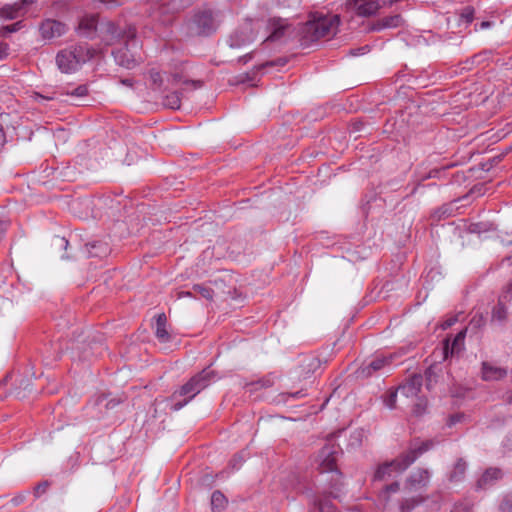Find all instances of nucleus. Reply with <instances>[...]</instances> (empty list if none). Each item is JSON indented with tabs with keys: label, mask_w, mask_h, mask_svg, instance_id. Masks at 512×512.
Listing matches in <instances>:
<instances>
[{
	"label": "nucleus",
	"mask_w": 512,
	"mask_h": 512,
	"mask_svg": "<svg viewBox=\"0 0 512 512\" xmlns=\"http://www.w3.org/2000/svg\"><path fill=\"white\" fill-rule=\"evenodd\" d=\"M436 442L432 439L419 441L418 439L410 442L407 451L401 453L397 458L390 462H385L376 469L373 480L384 481L392 476V473H403L407 470L421 455L428 452L435 446Z\"/></svg>",
	"instance_id": "f257e3e1"
},
{
	"label": "nucleus",
	"mask_w": 512,
	"mask_h": 512,
	"mask_svg": "<svg viewBox=\"0 0 512 512\" xmlns=\"http://www.w3.org/2000/svg\"><path fill=\"white\" fill-rule=\"evenodd\" d=\"M147 80L153 91L160 93L169 92L173 96L190 93L203 86V81L201 80H190L180 73L168 74L154 68L148 71Z\"/></svg>",
	"instance_id": "f03ea898"
},
{
	"label": "nucleus",
	"mask_w": 512,
	"mask_h": 512,
	"mask_svg": "<svg viewBox=\"0 0 512 512\" xmlns=\"http://www.w3.org/2000/svg\"><path fill=\"white\" fill-rule=\"evenodd\" d=\"M340 18L337 14L311 12L300 30L302 45H309L324 37L336 34Z\"/></svg>",
	"instance_id": "7ed1b4c3"
},
{
	"label": "nucleus",
	"mask_w": 512,
	"mask_h": 512,
	"mask_svg": "<svg viewBox=\"0 0 512 512\" xmlns=\"http://www.w3.org/2000/svg\"><path fill=\"white\" fill-rule=\"evenodd\" d=\"M342 450L334 441H328L319 451L317 461L320 473H332L331 486L329 495L333 498L339 497L341 491V472L338 470L336 463Z\"/></svg>",
	"instance_id": "20e7f679"
},
{
	"label": "nucleus",
	"mask_w": 512,
	"mask_h": 512,
	"mask_svg": "<svg viewBox=\"0 0 512 512\" xmlns=\"http://www.w3.org/2000/svg\"><path fill=\"white\" fill-rule=\"evenodd\" d=\"M217 378L216 372L210 367L204 368L201 372L191 377L179 390L175 391L172 398L185 397L184 400L175 402L171 409L179 411L186 406L195 396L207 388Z\"/></svg>",
	"instance_id": "39448f33"
},
{
	"label": "nucleus",
	"mask_w": 512,
	"mask_h": 512,
	"mask_svg": "<svg viewBox=\"0 0 512 512\" xmlns=\"http://www.w3.org/2000/svg\"><path fill=\"white\" fill-rule=\"evenodd\" d=\"M221 22L222 13L220 10L199 9L187 22L188 33L191 36L208 37L218 30Z\"/></svg>",
	"instance_id": "423d86ee"
},
{
	"label": "nucleus",
	"mask_w": 512,
	"mask_h": 512,
	"mask_svg": "<svg viewBox=\"0 0 512 512\" xmlns=\"http://www.w3.org/2000/svg\"><path fill=\"white\" fill-rule=\"evenodd\" d=\"M94 56V50L86 43L61 50L56 56L58 68L65 73L76 71Z\"/></svg>",
	"instance_id": "0eeeda50"
},
{
	"label": "nucleus",
	"mask_w": 512,
	"mask_h": 512,
	"mask_svg": "<svg viewBox=\"0 0 512 512\" xmlns=\"http://www.w3.org/2000/svg\"><path fill=\"white\" fill-rule=\"evenodd\" d=\"M137 41L136 30L134 28L128 29L127 39L123 46L112 51L115 62L127 69L134 68L138 63L136 55Z\"/></svg>",
	"instance_id": "6e6552de"
},
{
	"label": "nucleus",
	"mask_w": 512,
	"mask_h": 512,
	"mask_svg": "<svg viewBox=\"0 0 512 512\" xmlns=\"http://www.w3.org/2000/svg\"><path fill=\"white\" fill-rule=\"evenodd\" d=\"M161 101H150L143 99L140 103L134 105L140 113L158 111L160 109L184 110L191 112L190 105L182 102V98H160Z\"/></svg>",
	"instance_id": "1a4fd4ad"
},
{
	"label": "nucleus",
	"mask_w": 512,
	"mask_h": 512,
	"mask_svg": "<svg viewBox=\"0 0 512 512\" xmlns=\"http://www.w3.org/2000/svg\"><path fill=\"white\" fill-rule=\"evenodd\" d=\"M299 492L317 507L319 512H340L326 495L320 496L310 487H301Z\"/></svg>",
	"instance_id": "9d476101"
},
{
	"label": "nucleus",
	"mask_w": 512,
	"mask_h": 512,
	"mask_svg": "<svg viewBox=\"0 0 512 512\" xmlns=\"http://www.w3.org/2000/svg\"><path fill=\"white\" fill-rule=\"evenodd\" d=\"M291 25L286 19L270 18L267 23L268 41H281L290 31Z\"/></svg>",
	"instance_id": "9b49d317"
},
{
	"label": "nucleus",
	"mask_w": 512,
	"mask_h": 512,
	"mask_svg": "<svg viewBox=\"0 0 512 512\" xmlns=\"http://www.w3.org/2000/svg\"><path fill=\"white\" fill-rule=\"evenodd\" d=\"M391 357H377L372 359L370 362L361 365L356 371L355 375L357 378L365 379L371 377L374 373L381 370L382 368L390 365Z\"/></svg>",
	"instance_id": "f8f14e48"
},
{
	"label": "nucleus",
	"mask_w": 512,
	"mask_h": 512,
	"mask_svg": "<svg viewBox=\"0 0 512 512\" xmlns=\"http://www.w3.org/2000/svg\"><path fill=\"white\" fill-rule=\"evenodd\" d=\"M100 35L102 37V40L106 43V45H112L114 42L119 40L120 38H126L128 31H124L120 29L118 26L115 25V23L111 21H107L105 23H102L100 28Z\"/></svg>",
	"instance_id": "ddd939ff"
},
{
	"label": "nucleus",
	"mask_w": 512,
	"mask_h": 512,
	"mask_svg": "<svg viewBox=\"0 0 512 512\" xmlns=\"http://www.w3.org/2000/svg\"><path fill=\"white\" fill-rule=\"evenodd\" d=\"M431 474L428 469L419 468L412 472L405 482L408 490H420L426 488L430 482Z\"/></svg>",
	"instance_id": "4468645a"
},
{
	"label": "nucleus",
	"mask_w": 512,
	"mask_h": 512,
	"mask_svg": "<svg viewBox=\"0 0 512 512\" xmlns=\"http://www.w3.org/2000/svg\"><path fill=\"white\" fill-rule=\"evenodd\" d=\"M39 31L44 39H53L62 36L66 26L60 21L47 19L41 23Z\"/></svg>",
	"instance_id": "2eb2a0df"
},
{
	"label": "nucleus",
	"mask_w": 512,
	"mask_h": 512,
	"mask_svg": "<svg viewBox=\"0 0 512 512\" xmlns=\"http://www.w3.org/2000/svg\"><path fill=\"white\" fill-rule=\"evenodd\" d=\"M423 385V377L413 374L408 380L397 388L399 393L407 398L417 397Z\"/></svg>",
	"instance_id": "dca6fc26"
},
{
	"label": "nucleus",
	"mask_w": 512,
	"mask_h": 512,
	"mask_svg": "<svg viewBox=\"0 0 512 512\" xmlns=\"http://www.w3.org/2000/svg\"><path fill=\"white\" fill-rule=\"evenodd\" d=\"M98 31V18L96 15L83 16L77 26V33L85 38H94Z\"/></svg>",
	"instance_id": "f3484780"
},
{
	"label": "nucleus",
	"mask_w": 512,
	"mask_h": 512,
	"mask_svg": "<svg viewBox=\"0 0 512 512\" xmlns=\"http://www.w3.org/2000/svg\"><path fill=\"white\" fill-rule=\"evenodd\" d=\"M502 477L503 473L501 469L496 467L487 468L482 476L477 480L475 489L477 491L486 490L502 479Z\"/></svg>",
	"instance_id": "a211bd4d"
},
{
	"label": "nucleus",
	"mask_w": 512,
	"mask_h": 512,
	"mask_svg": "<svg viewBox=\"0 0 512 512\" xmlns=\"http://www.w3.org/2000/svg\"><path fill=\"white\" fill-rule=\"evenodd\" d=\"M350 5L356 7L359 16L374 15L382 6L381 0H348Z\"/></svg>",
	"instance_id": "6ab92c4d"
},
{
	"label": "nucleus",
	"mask_w": 512,
	"mask_h": 512,
	"mask_svg": "<svg viewBox=\"0 0 512 512\" xmlns=\"http://www.w3.org/2000/svg\"><path fill=\"white\" fill-rule=\"evenodd\" d=\"M321 365L320 360L312 355H305L299 358V376L308 378Z\"/></svg>",
	"instance_id": "aec40b11"
},
{
	"label": "nucleus",
	"mask_w": 512,
	"mask_h": 512,
	"mask_svg": "<svg viewBox=\"0 0 512 512\" xmlns=\"http://www.w3.org/2000/svg\"><path fill=\"white\" fill-rule=\"evenodd\" d=\"M254 40V35L252 31L248 28L246 29H240L236 30L230 37H229V46L231 48H240L242 46H245L249 43H251Z\"/></svg>",
	"instance_id": "412c9836"
},
{
	"label": "nucleus",
	"mask_w": 512,
	"mask_h": 512,
	"mask_svg": "<svg viewBox=\"0 0 512 512\" xmlns=\"http://www.w3.org/2000/svg\"><path fill=\"white\" fill-rule=\"evenodd\" d=\"M507 370L497 367L489 362L482 363V379L485 381H497L507 376Z\"/></svg>",
	"instance_id": "4be33fe9"
},
{
	"label": "nucleus",
	"mask_w": 512,
	"mask_h": 512,
	"mask_svg": "<svg viewBox=\"0 0 512 512\" xmlns=\"http://www.w3.org/2000/svg\"><path fill=\"white\" fill-rule=\"evenodd\" d=\"M465 336H466V330H462L454 336V338L451 342V345H450L449 339L445 340L444 353H445L446 357H447L449 351L451 354H454L456 352H459L462 349Z\"/></svg>",
	"instance_id": "5701e85b"
},
{
	"label": "nucleus",
	"mask_w": 512,
	"mask_h": 512,
	"mask_svg": "<svg viewBox=\"0 0 512 512\" xmlns=\"http://www.w3.org/2000/svg\"><path fill=\"white\" fill-rule=\"evenodd\" d=\"M89 257H105L110 253V248L107 243L102 241H95L86 244Z\"/></svg>",
	"instance_id": "b1692460"
},
{
	"label": "nucleus",
	"mask_w": 512,
	"mask_h": 512,
	"mask_svg": "<svg viewBox=\"0 0 512 512\" xmlns=\"http://www.w3.org/2000/svg\"><path fill=\"white\" fill-rule=\"evenodd\" d=\"M467 470V462L463 458L457 459L455 462L453 469L449 474V481L452 483L461 482L465 478V473Z\"/></svg>",
	"instance_id": "393cba45"
},
{
	"label": "nucleus",
	"mask_w": 512,
	"mask_h": 512,
	"mask_svg": "<svg viewBox=\"0 0 512 512\" xmlns=\"http://www.w3.org/2000/svg\"><path fill=\"white\" fill-rule=\"evenodd\" d=\"M167 318L164 313H160L156 317V336L162 342H168L170 335L166 329Z\"/></svg>",
	"instance_id": "a878e982"
},
{
	"label": "nucleus",
	"mask_w": 512,
	"mask_h": 512,
	"mask_svg": "<svg viewBox=\"0 0 512 512\" xmlns=\"http://www.w3.org/2000/svg\"><path fill=\"white\" fill-rule=\"evenodd\" d=\"M24 9L21 8V4L14 3V4H8L1 8L0 10V16L4 19L13 20L21 15H23L25 12H22Z\"/></svg>",
	"instance_id": "bb28decb"
},
{
	"label": "nucleus",
	"mask_w": 512,
	"mask_h": 512,
	"mask_svg": "<svg viewBox=\"0 0 512 512\" xmlns=\"http://www.w3.org/2000/svg\"><path fill=\"white\" fill-rule=\"evenodd\" d=\"M507 301L508 300L504 299L502 296L499 298L498 303L493 307L492 310L491 320L493 322L498 321L502 323L503 321H505L507 317V308L505 306V303Z\"/></svg>",
	"instance_id": "cd10ccee"
},
{
	"label": "nucleus",
	"mask_w": 512,
	"mask_h": 512,
	"mask_svg": "<svg viewBox=\"0 0 512 512\" xmlns=\"http://www.w3.org/2000/svg\"><path fill=\"white\" fill-rule=\"evenodd\" d=\"M402 21V17L399 14L386 16L377 22L375 29L381 30L384 28H395L400 26Z\"/></svg>",
	"instance_id": "c85d7f7f"
},
{
	"label": "nucleus",
	"mask_w": 512,
	"mask_h": 512,
	"mask_svg": "<svg viewBox=\"0 0 512 512\" xmlns=\"http://www.w3.org/2000/svg\"><path fill=\"white\" fill-rule=\"evenodd\" d=\"M400 490L399 482H393L389 485H386L382 491L379 493V501L383 503V505L388 504L390 500V494L397 493Z\"/></svg>",
	"instance_id": "c756f323"
},
{
	"label": "nucleus",
	"mask_w": 512,
	"mask_h": 512,
	"mask_svg": "<svg viewBox=\"0 0 512 512\" xmlns=\"http://www.w3.org/2000/svg\"><path fill=\"white\" fill-rule=\"evenodd\" d=\"M226 497L218 490L214 491L211 496V506L213 510H222L226 505Z\"/></svg>",
	"instance_id": "7c9ffc66"
},
{
	"label": "nucleus",
	"mask_w": 512,
	"mask_h": 512,
	"mask_svg": "<svg viewBox=\"0 0 512 512\" xmlns=\"http://www.w3.org/2000/svg\"><path fill=\"white\" fill-rule=\"evenodd\" d=\"M421 497H412L401 502L400 512H411L417 505L423 502Z\"/></svg>",
	"instance_id": "2f4dec72"
},
{
	"label": "nucleus",
	"mask_w": 512,
	"mask_h": 512,
	"mask_svg": "<svg viewBox=\"0 0 512 512\" xmlns=\"http://www.w3.org/2000/svg\"><path fill=\"white\" fill-rule=\"evenodd\" d=\"M474 8L471 6H466L462 12L459 14L458 21L463 22L467 27L470 23H472L474 19Z\"/></svg>",
	"instance_id": "473e14b6"
},
{
	"label": "nucleus",
	"mask_w": 512,
	"mask_h": 512,
	"mask_svg": "<svg viewBox=\"0 0 512 512\" xmlns=\"http://www.w3.org/2000/svg\"><path fill=\"white\" fill-rule=\"evenodd\" d=\"M193 291L195 292V296L200 295L201 297H203L207 300H211L214 295V291L210 287H207V286H204L201 284L194 285Z\"/></svg>",
	"instance_id": "72a5a7b5"
},
{
	"label": "nucleus",
	"mask_w": 512,
	"mask_h": 512,
	"mask_svg": "<svg viewBox=\"0 0 512 512\" xmlns=\"http://www.w3.org/2000/svg\"><path fill=\"white\" fill-rule=\"evenodd\" d=\"M485 317L482 313L476 312L470 320L469 327L471 330H479L485 325Z\"/></svg>",
	"instance_id": "f704fd0d"
},
{
	"label": "nucleus",
	"mask_w": 512,
	"mask_h": 512,
	"mask_svg": "<svg viewBox=\"0 0 512 512\" xmlns=\"http://www.w3.org/2000/svg\"><path fill=\"white\" fill-rule=\"evenodd\" d=\"M306 396V393L303 390H299L293 393H281L278 395V402L287 403L289 399H300Z\"/></svg>",
	"instance_id": "c9c22d12"
},
{
	"label": "nucleus",
	"mask_w": 512,
	"mask_h": 512,
	"mask_svg": "<svg viewBox=\"0 0 512 512\" xmlns=\"http://www.w3.org/2000/svg\"><path fill=\"white\" fill-rule=\"evenodd\" d=\"M498 509L500 512H512V492L503 495Z\"/></svg>",
	"instance_id": "e433bc0d"
},
{
	"label": "nucleus",
	"mask_w": 512,
	"mask_h": 512,
	"mask_svg": "<svg viewBox=\"0 0 512 512\" xmlns=\"http://www.w3.org/2000/svg\"><path fill=\"white\" fill-rule=\"evenodd\" d=\"M425 377H426V386L428 389H431L432 386L437 383V378H438V374L436 372V367L434 366H430L426 371H425Z\"/></svg>",
	"instance_id": "4c0bfd02"
},
{
	"label": "nucleus",
	"mask_w": 512,
	"mask_h": 512,
	"mask_svg": "<svg viewBox=\"0 0 512 512\" xmlns=\"http://www.w3.org/2000/svg\"><path fill=\"white\" fill-rule=\"evenodd\" d=\"M363 436H364V431L361 429L355 430L354 432H352L350 435L349 446H351L353 448L360 446L362 443V440H363Z\"/></svg>",
	"instance_id": "58836bf2"
},
{
	"label": "nucleus",
	"mask_w": 512,
	"mask_h": 512,
	"mask_svg": "<svg viewBox=\"0 0 512 512\" xmlns=\"http://www.w3.org/2000/svg\"><path fill=\"white\" fill-rule=\"evenodd\" d=\"M398 393H399V391H397V389L391 390L388 392V394L384 398V403H385L386 407H388L389 409L395 408Z\"/></svg>",
	"instance_id": "ea45409f"
},
{
	"label": "nucleus",
	"mask_w": 512,
	"mask_h": 512,
	"mask_svg": "<svg viewBox=\"0 0 512 512\" xmlns=\"http://www.w3.org/2000/svg\"><path fill=\"white\" fill-rule=\"evenodd\" d=\"M94 2L102 4L106 9H113L124 4L123 0H94Z\"/></svg>",
	"instance_id": "a19ab883"
},
{
	"label": "nucleus",
	"mask_w": 512,
	"mask_h": 512,
	"mask_svg": "<svg viewBox=\"0 0 512 512\" xmlns=\"http://www.w3.org/2000/svg\"><path fill=\"white\" fill-rule=\"evenodd\" d=\"M427 408V400L426 399H418V402L414 405L413 412L415 415H422Z\"/></svg>",
	"instance_id": "79ce46f5"
},
{
	"label": "nucleus",
	"mask_w": 512,
	"mask_h": 512,
	"mask_svg": "<svg viewBox=\"0 0 512 512\" xmlns=\"http://www.w3.org/2000/svg\"><path fill=\"white\" fill-rule=\"evenodd\" d=\"M50 483L48 481H42L34 488V496L36 498L40 497L42 494L46 493Z\"/></svg>",
	"instance_id": "37998d69"
},
{
	"label": "nucleus",
	"mask_w": 512,
	"mask_h": 512,
	"mask_svg": "<svg viewBox=\"0 0 512 512\" xmlns=\"http://www.w3.org/2000/svg\"><path fill=\"white\" fill-rule=\"evenodd\" d=\"M23 27V22L22 21H18L14 24H11V25H7V26H4L2 28V35H5L7 33H14V32H17L19 31L21 28Z\"/></svg>",
	"instance_id": "c03bdc74"
},
{
	"label": "nucleus",
	"mask_w": 512,
	"mask_h": 512,
	"mask_svg": "<svg viewBox=\"0 0 512 512\" xmlns=\"http://www.w3.org/2000/svg\"><path fill=\"white\" fill-rule=\"evenodd\" d=\"M70 96H87L89 94V89L87 85H79L70 93H67Z\"/></svg>",
	"instance_id": "a18cd8bd"
},
{
	"label": "nucleus",
	"mask_w": 512,
	"mask_h": 512,
	"mask_svg": "<svg viewBox=\"0 0 512 512\" xmlns=\"http://www.w3.org/2000/svg\"><path fill=\"white\" fill-rule=\"evenodd\" d=\"M483 59V54L474 55L472 58L465 61L464 69H471L472 65L479 64Z\"/></svg>",
	"instance_id": "49530a36"
},
{
	"label": "nucleus",
	"mask_w": 512,
	"mask_h": 512,
	"mask_svg": "<svg viewBox=\"0 0 512 512\" xmlns=\"http://www.w3.org/2000/svg\"><path fill=\"white\" fill-rule=\"evenodd\" d=\"M287 63V60L285 58H278L277 60L266 62L262 65V67H268V66H284Z\"/></svg>",
	"instance_id": "de8ad7c7"
},
{
	"label": "nucleus",
	"mask_w": 512,
	"mask_h": 512,
	"mask_svg": "<svg viewBox=\"0 0 512 512\" xmlns=\"http://www.w3.org/2000/svg\"><path fill=\"white\" fill-rule=\"evenodd\" d=\"M244 458L241 454L239 455H236L231 461H230V465L232 466L233 469H238L241 465V463L243 462Z\"/></svg>",
	"instance_id": "09e8293b"
},
{
	"label": "nucleus",
	"mask_w": 512,
	"mask_h": 512,
	"mask_svg": "<svg viewBox=\"0 0 512 512\" xmlns=\"http://www.w3.org/2000/svg\"><path fill=\"white\" fill-rule=\"evenodd\" d=\"M26 499V494L25 493H20L16 496H14L12 499H11V503L14 505V506H18L20 505L21 503L24 502V500Z\"/></svg>",
	"instance_id": "8fccbe9b"
},
{
	"label": "nucleus",
	"mask_w": 512,
	"mask_h": 512,
	"mask_svg": "<svg viewBox=\"0 0 512 512\" xmlns=\"http://www.w3.org/2000/svg\"><path fill=\"white\" fill-rule=\"evenodd\" d=\"M464 417L463 414H455V415H452L449 417L448 419V426H453L455 425L456 423L460 422L462 420V418Z\"/></svg>",
	"instance_id": "3c124183"
},
{
	"label": "nucleus",
	"mask_w": 512,
	"mask_h": 512,
	"mask_svg": "<svg viewBox=\"0 0 512 512\" xmlns=\"http://www.w3.org/2000/svg\"><path fill=\"white\" fill-rule=\"evenodd\" d=\"M398 96H413L412 88L409 86H401L397 92Z\"/></svg>",
	"instance_id": "603ef678"
},
{
	"label": "nucleus",
	"mask_w": 512,
	"mask_h": 512,
	"mask_svg": "<svg viewBox=\"0 0 512 512\" xmlns=\"http://www.w3.org/2000/svg\"><path fill=\"white\" fill-rule=\"evenodd\" d=\"M8 51V44L0 42V60L5 59L8 56Z\"/></svg>",
	"instance_id": "864d4df0"
},
{
	"label": "nucleus",
	"mask_w": 512,
	"mask_h": 512,
	"mask_svg": "<svg viewBox=\"0 0 512 512\" xmlns=\"http://www.w3.org/2000/svg\"><path fill=\"white\" fill-rule=\"evenodd\" d=\"M55 241H56V244L63 248V249H67L68 245H69V242L67 239H65L64 237H56L55 238Z\"/></svg>",
	"instance_id": "5fc2aeb1"
},
{
	"label": "nucleus",
	"mask_w": 512,
	"mask_h": 512,
	"mask_svg": "<svg viewBox=\"0 0 512 512\" xmlns=\"http://www.w3.org/2000/svg\"><path fill=\"white\" fill-rule=\"evenodd\" d=\"M502 297L508 301H512V281L510 282L507 291L502 295Z\"/></svg>",
	"instance_id": "6e6d98bb"
},
{
	"label": "nucleus",
	"mask_w": 512,
	"mask_h": 512,
	"mask_svg": "<svg viewBox=\"0 0 512 512\" xmlns=\"http://www.w3.org/2000/svg\"><path fill=\"white\" fill-rule=\"evenodd\" d=\"M5 143H6V135H5V132L3 130V127L0 126V150L3 148Z\"/></svg>",
	"instance_id": "4d7b16f0"
},
{
	"label": "nucleus",
	"mask_w": 512,
	"mask_h": 512,
	"mask_svg": "<svg viewBox=\"0 0 512 512\" xmlns=\"http://www.w3.org/2000/svg\"><path fill=\"white\" fill-rule=\"evenodd\" d=\"M179 297H196L193 288L189 291H182L179 294Z\"/></svg>",
	"instance_id": "13d9d810"
},
{
	"label": "nucleus",
	"mask_w": 512,
	"mask_h": 512,
	"mask_svg": "<svg viewBox=\"0 0 512 512\" xmlns=\"http://www.w3.org/2000/svg\"><path fill=\"white\" fill-rule=\"evenodd\" d=\"M120 403V400H116V399H111L110 401H108L106 403V408L110 409V408H114L116 405H118Z\"/></svg>",
	"instance_id": "bf43d9fd"
},
{
	"label": "nucleus",
	"mask_w": 512,
	"mask_h": 512,
	"mask_svg": "<svg viewBox=\"0 0 512 512\" xmlns=\"http://www.w3.org/2000/svg\"><path fill=\"white\" fill-rule=\"evenodd\" d=\"M34 0H22L21 2H18L21 4V8L25 9L28 5L32 4Z\"/></svg>",
	"instance_id": "052dcab7"
},
{
	"label": "nucleus",
	"mask_w": 512,
	"mask_h": 512,
	"mask_svg": "<svg viewBox=\"0 0 512 512\" xmlns=\"http://www.w3.org/2000/svg\"><path fill=\"white\" fill-rule=\"evenodd\" d=\"M457 321L456 318H450L445 322L444 328L452 326Z\"/></svg>",
	"instance_id": "680f3d73"
},
{
	"label": "nucleus",
	"mask_w": 512,
	"mask_h": 512,
	"mask_svg": "<svg viewBox=\"0 0 512 512\" xmlns=\"http://www.w3.org/2000/svg\"><path fill=\"white\" fill-rule=\"evenodd\" d=\"M479 226H480V224H478V223H477V224H472V225L470 226V230H471L472 232H477V233H479V232H480V228H479Z\"/></svg>",
	"instance_id": "e2e57ef3"
},
{
	"label": "nucleus",
	"mask_w": 512,
	"mask_h": 512,
	"mask_svg": "<svg viewBox=\"0 0 512 512\" xmlns=\"http://www.w3.org/2000/svg\"><path fill=\"white\" fill-rule=\"evenodd\" d=\"M505 401L508 404H512V391L507 392L506 397H505Z\"/></svg>",
	"instance_id": "0e129e2a"
},
{
	"label": "nucleus",
	"mask_w": 512,
	"mask_h": 512,
	"mask_svg": "<svg viewBox=\"0 0 512 512\" xmlns=\"http://www.w3.org/2000/svg\"><path fill=\"white\" fill-rule=\"evenodd\" d=\"M77 99L81 100V101L78 103H75L76 105H88L87 103L84 102V100H86L87 98H77Z\"/></svg>",
	"instance_id": "69168bd1"
},
{
	"label": "nucleus",
	"mask_w": 512,
	"mask_h": 512,
	"mask_svg": "<svg viewBox=\"0 0 512 512\" xmlns=\"http://www.w3.org/2000/svg\"><path fill=\"white\" fill-rule=\"evenodd\" d=\"M122 84L131 85V80H129V79L122 80Z\"/></svg>",
	"instance_id": "338daca9"
},
{
	"label": "nucleus",
	"mask_w": 512,
	"mask_h": 512,
	"mask_svg": "<svg viewBox=\"0 0 512 512\" xmlns=\"http://www.w3.org/2000/svg\"><path fill=\"white\" fill-rule=\"evenodd\" d=\"M490 26V23L489 22H482L481 23V27L482 28H486V27H489Z\"/></svg>",
	"instance_id": "774afa93"
}]
</instances>
